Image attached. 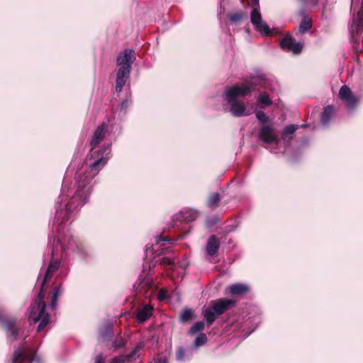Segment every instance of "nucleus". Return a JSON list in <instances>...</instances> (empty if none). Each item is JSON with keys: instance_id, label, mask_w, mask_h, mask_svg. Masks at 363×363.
Listing matches in <instances>:
<instances>
[{"instance_id": "obj_26", "label": "nucleus", "mask_w": 363, "mask_h": 363, "mask_svg": "<svg viewBox=\"0 0 363 363\" xmlns=\"http://www.w3.org/2000/svg\"><path fill=\"white\" fill-rule=\"evenodd\" d=\"M192 311L189 308L184 309L180 313V320L182 322H188L192 317Z\"/></svg>"}, {"instance_id": "obj_13", "label": "nucleus", "mask_w": 363, "mask_h": 363, "mask_svg": "<svg viewBox=\"0 0 363 363\" xmlns=\"http://www.w3.org/2000/svg\"><path fill=\"white\" fill-rule=\"evenodd\" d=\"M350 31L352 38L354 34H359L363 31V0L360 10L352 17Z\"/></svg>"}, {"instance_id": "obj_39", "label": "nucleus", "mask_w": 363, "mask_h": 363, "mask_svg": "<svg viewBox=\"0 0 363 363\" xmlns=\"http://www.w3.org/2000/svg\"><path fill=\"white\" fill-rule=\"evenodd\" d=\"M95 363H105L104 359L102 355H99L96 357Z\"/></svg>"}, {"instance_id": "obj_41", "label": "nucleus", "mask_w": 363, "mask_h": 363, "mask_svg": "<svg viewBox=\"0 0 363 363\" xmlns=\"http://www.w3.org/2000/svg\"><path fill=\"white\" fill-rule=\"evenodd\" d=\"M157 363H167L165 359H159Z\"/></svg>"}, {"instance_id": "obj_33", "label": "nucleus", "mask_w": 363, "mask_h": 363, "mask_svg": "<svg viewBox=\"0 0 363 363\" xmlns=\"http://www.w3.org/2000/svg\"><path fill=\"white\" fill-rule=\"evenodd\" d=\"M184 357H185V350L182 347H180L177 350V352L176 354V359L177 361L181 362L184 359Z\"/></svg>"}, {"instance_id": "obj_24", "label": "nucleus", "mask_w": 363, "mask_h": 363, "mask_svg": "<svg viewBox=\"0 0 363 363\" xmlns=\"http://www.w3.org/2000/svg\"><path fill=\"white\" fill-rule=\"evenodd\" d=\"M245 13L243 12L232 13L229 15V20L234 23H238L240 22L245 17Z\"/></svg>"}, {"instance_id": "obj_19", "label": "nucleus", "mask_w": 363, "mask_h": 363, "mask_svg": "<svg viewBox=\"0 0 363 363\" xmlns=\"http://www.w3.org/2000/svg\"><path fill=\"white\" fill-rule=\"evenodd\" d=\"M143 345L141 343L138 344L133 350V352L128 355H121L118 357H116L111 359V363H120L123 362L125 360H129L135 358L136 356H139L138 353L143 348Z\"/></svg>"}, {"instance_id": "obj_20", "label": "nucleus", "mask_w": 363, "mask_h": 363, "mask_svg": "<svg viewBox=\"0 0 363 363\" xmlns=\"http://www.w3.org/2000/svg\"><path fill=\"white\" fill-rule=\"evenodd\" d=\"M228 291L232 295H242L249 291L248 286L243 284H235L228 286Z\"/></svg>"}, {"instance_id": "obj_22", "label": "nucleus", "mask_w": 363, "mask_h": 363, "mask_svg": "<svg viewBox=\"0 0 363 363\" xmlns=\"http://www.w3.org/2000/svg\"><path fill=\"white\" fill-rule=\"evenodd\" d=\"M333 108L332 106H326L322 114H321V118H320V123L323 125L325 126L327 125L332 116H333Z\"/></svg>"}, {"instance_id": "obj_8", "label": "nucleus", "mask_w": 363, "mask_h": 363, "mask_svg": "<svg viewBox=\"0 0 363 363\" xmlns=\"http://www.w3.org/2000/svg\"><path fill=\"white\" fill-rule=\"evenodd\" d=\"M338 96L349 110H354L358 106L359 99L348 86L340 87Z\"/></svg>"}, {"instance_id": "obj_40", "label": "nucleus", "mask_w": 363, "mask_h": 363, "mask_svg": "<svg viewBox=\"0 0 363 363\" xmlns=\"http://www.w3.org/2000/svg\"><path fill=\"white\" fill-rule=\"evenodd\" d=\"M57 298L52 297V300H51V303H50L51 308H55L57 306Z\"/></svg>"}, {"instance_id": "obj_5", "label": "nucleus", "mask_w": 363, "mask_h": 363, "mask_svg": "<svg viewBox=\"0 0 363 363\" xmlns=\"http://www.w3.org/2000/svg\"><path fill=\"white\" fill-rule=\"evenodd\" d=\"M233 303L230 299L220 298L212 302L211 308L204 306L202 309V314L210 325L216 320V315H219L223 314Z\"/></svg>"}, {"instance_id": "obj_15", "label": "nucleus", "mask_w": 363, "mask_h": 363, "mask_svg": "<svg viewBox=\"0 0 363 363\" xmlns=\"http://www.w3.org/2000/svg\"><path fill=\"white\" fill-rule=\"evenodd\" d=\"M106 133V125L105 124L100 125L95 130L93 138L90 142L91 146V150H96L95 147L101 142L104 139Z\"/></svg>"}, {"instance_id": "obj_38", "label": "nucleus", "mask_w": 363, "mask_h": 363, "mask_svg": "<svg viewBox=\"0 0 363 363\" xmlns=\"http://www.w3.org/2000/svg\"><path fill=\"white\" fill-rule=\"evenodd\" d=\"M130 105V101L127 99L123 100L121 104V109L126 110Z\"/></svg>"}, {"instance_id": "obj_3", "label": "nucleus", "mask_w": 363, "mask_h": 363, "mask_svg": "<svg viewBox=\"0 0 363 363\" xmlns=\"http://www.w3.org/2000/svg\"><path fill=\"white\" fill-rule=\"evenodd\" d=\"M61 252L65 257L69 256H84L86 250L83 243L77 238L72 235L62 236L58 233L52 240V249L51 255L54 256Z\"/></svg>"}, {"instance_id": "obj_25", "label": "nucleus", "mask_w": 363, "mask_h": 363, "mask_svg": "<svg viewBox=\"0 0 363 363\" xmlns=\"http://www.w3.org/2000/svg\"><path fill=\"white\" fill-rule=\"evenodd\" d=\"M220 196L218 193L212 194L208 199V206L211 208H214L216 204L220 201Z\"/></svg>"}, {"instance_id": "obj_11", "label": "nucleus", "mask_w": 363, "mask_h": 363, "mask_svg": "<svg viewBox=\"0 0 363 363\" xmlns=\"http://www.w3.org/2000/svg\"><path fill=\"white\" fill-rule=\"evenodd\" d=\"M259 139L269 145L279 144V140L275 133L274 129L267 124H263L258 132Z\"/></svg>"}, {"instance_id": "obj_32", "label": "nucleus", "mask_w": 363, "mask_h": 363, "mask_svg": "<svg viewBox=\"0 0 363 363\" xmlns=\"http://www.w3.org/2000/svg\"><path fill=\"white\" fill-rule=\"evenodd\" d=\"M160 264L163 267H169V268H172L174 266V262L171 258L165 257L161 259Z\"/></svg>"}, {"instance_id": "obj_16", "label": "nucleus", "mask_w": 363, "mask_h": 363, "mask_svg": "<svg viewBox=\"0 0 363 363\" xmlns=\"http://www.w3.org/2000/svg\"><path fill=\"white\" fill-rule=\"evenodd\" d=\"M220 247V241L215 236L211 235L208 241L206 246V252L208 256H213L216 254L218 249Z\"/></svg>"}, {"instance_id": "obj_18", "label": "nucleus", "mask_w": 363, "mask_h": 363, "mask_svg": "<svg viewBox=\"0 0 363 363\" xmlns=\"http://www.w3.org/2000/svg\"><path fill=\"white\" fill-rule=\"evenodd\" d=\"M152 309L153 307L150 304L145 305L143 307L138 309L136 313L137 321L143 323L147 320L151 316Z\"/></svg>"}, {"instance_id": "obj_31", "label": "nucleus", "mask_w": 363, "mask_h": 363, "mask_svg": "<svg viewBox=\"0 0 363 363\" xmlns=\"http://www.w3.org/2000/svg\"><path fill=\"white\" fill-rule=\"evenodd\" d=\"M255 115L257 120L262 123L265 124L269 121V118L262 111H257Z\"/></svg>"}, {"instance_id": "obj_27", "label": "nucleus", "mask_w": 363, "mask_h": 363, "mask_svg": "<svg viewBox=\"0 0 363 363\" xmlns=\"http://www.w3.org/2000/svg\"><path fill=\"white\" fill-rule=\"evenodd\" d=\"M207 342V337L206 335L201 333L199 334L198 337L195 339L194 341V346L196 347H200L203 345Z\"/></svg>"}, {"instance_id": "obj_35", "label": "nucleus", "mask_w": 363, "mask_h": 363, "mask_svg": "<svg viewBox=\"0 0 363 363\" xmlns=\"http://www.w3.org/2000/svg\"><path fill=\"white\" fill-rule=\"evenodd\" d=\"M65 188V184L64 183L63 187H62V194L60 196L59 201H58V203H60V207L62 206V203H65L67 200V195H65L64 194Z\"/></svg>"}, {"instance_id": "obj_29", "label": "nucleus", "mask_w": 363, "mask_h": 363, "mask_svg": "<svg viewBox=\"0 0 363 363\" xmlns=\"http://www.w3.org/2000/svg\"><path fill=\"white\" fill-rule=\"evenodd\" d=\"M311 28V21L303 19L299 26V30L301 33H305V32L308 31Z\"/></svg>"}, {"instance_id": "obj_7", "label": "nucleus", "mask_w": 363, "mask_h": 363, "mask_svg": "<svg viewBox=\"0 0 363 363\" xmlns=\"http://www.w3.org/2000/svg\"><path fill=\"white\" fill-rule=\"evenodd\" d=\"M32 362L40 363V358L33 349L23 345L15 349L11 363H31Z\"/></svg>"}, {"instance_id": "obj_1", "label": "nucleus", "mask_w": 363, "mask_h": 363, "mask_svg": "<svg viewBox=\"0 0 363 363\" xmlns=\"http://www.w3.org/2000/svg\"><path fill=\"white\" fill-rule=\"evenodd\" d=\"M111 153L109 145L103 146L97 150H91L87 158L89 169L85 172L82 170L76 174L77 190L74 196L68 202L65 203V209L57 211L55 223L60 225L61 223L69 220V214L71 211L86 202L92 189V179L95 177L99 171L106 165Z\"/></svg>"}, {"instance_id": "obj_4", "label": "nucleus", "mask_w": 363, "mask_h": 363, "mask_svg": "<svg viewBox=\"0 0 363 363\" xmlns=\"http://www.w3.org/2000/svg\"><path fill=\"white\" fill-rule=\"evenodd\" d=\"M46 304L41 297V293L35 303L30 306L28 318L30 323H35L40 322L38 325V331L43 330L50 321V315L45 311Z\"/></svg>"}, {"instance_id": "obj_12", "label": "nucleus", "mask_w": 363, "mask_h": 363, "mask_svg": "<svg viewBox=\"0 0 363 363\" xmlns=\"http://www.w3.org/2000/svg\"><path fill=\"white\" fill-rule=\"evenodd\" d=\"M280 46L282 49L296 55L299 54L303 48V45L296 42L290 35H286L281 40Z\"/></svg>"}, {"instance_id": "obj_36", "label": "nucleus", "mask_w": 363, "mask_h": 363, "mask_svg": "<svg viewBox=\"0 0 363 363\" xmlns=\"http://www.w3.org/2000/svg\"><path fill=\"white\" fill-rule=\"evenodd\" d=\"M167 297V292L165 290L161 289L157 295L159 301H163Z\"/></svg>"}, {"instance_id": "obj_17", "label": "nucleus", "mask_w": 363, "mask_h": 363, "mask_svg": "<svg viewBox=\"0 0 363 363\" xmlns=\"http://www.w3.org/2000/svg\"><path fill=\"white\" fill-rule=\"evenodd\" d=\"M55 255H55L54 256L52 255V259L50 260L48 268L46 271L45 278L42 283V286H43L45 284V282L51 278L53 273L56 270H57L60 266V261L57 258H55Z\"/></svg>"}, {"instance_id": "obj_28", "label": "nucleus", "mask_w": 363, "mask_h": 363, "mask_svg": "<svg viewBox=\"0 0 363 363\" xmlns=\"http://www.w3.org/2000/svg\"><path fill=\"white\" fill-rule=\"evenodd\" d=\"M258 102L262 106H269L272 104V101L269 99V96L266 94H262L259 96Z\"/></svg>"}, {"instance_id": "obj_42", "label": "nucleus", "mask_w": 363, "mask_h": 363, "mask_svg": "<svg viewBox=\"0 0 363 363\" xmlns=\"http://www.w3.org/2000/svg\"><path fill=\"white\" fill-rule=\"evenodd\" d=\"M160 240H163L161 237H157V238H156V242H157V243H159V242H160Z\"/></svg>"}, {"instance_id": "obj_30", "label": "nucleus", "mask_w": 363, "mask_h": 363, "mask_svg": "<svg viewBox=\"0 0 363 363\" xmlns=\"http://www.w3.org/2000/svg\"><path fill=\"white\" fill-rule=\"evenodd\" d=\"M197 217V212L195 210H189L184 212V218L188 221H191Z\"/></svg>"}, {"instance_id": "obj_14", "label": "nucleus", "mask_w": 363, "mask_h": 363, "mask_svg": "<svg viewBox=\"0 0 363 363\" xmlns=\"http://www.w3.org/2000/svg\"><path fill=\"white\" fill-rule=\"evenodd\" d=\"M130 71L131 70H128L124 68H118L116 69V91L117 92H121L122 91V89L125 84L126 81L130 77Z\"/></svg>"}, {"instance_id": "obj_37", "label": "nucleus", "mask_w": 363, "mask_h": 363, "mask_svg": "<svg viewBox=\"0 0 363 363\" xmlns=\"http://www.w3.org/2000/svg\"><path fill=\"white\" fill-rule=\"evenodd\" d=\"M61 289L60 287H55L54 289H53V292H52V296L53 298H56L58 299V297L61 294Z\"/></svg>"}, {"instance_id": "obj_21", "label": "nucleus", "mask_w": 363, "mask_h": 363, "mask_svg": "<svg viewBox=\"0 0 363 363\" xmlns=\"http://www.w3.org/2000/svg\"><path fill=\"white\" fill-rule=\"evenodd\" d=\"M298 128V125H289L284 128L282 131V140L286 143H289V140L292 138V135L294 132Z\"/></svg>"}, {"instance_id": "obj_10", "label": "nucleus", "mask_w": 363, "mask_h": 363, "mask_svg": "<svg viewBox=\"0 0 363 363\" xmlns=\"http://www.w3.org/2000/svg\"><path fill=\"white\" fill-rule=\"evenodd\" d=\"M136 57L135 52L132 49H125L120 52L116 59V65L119 69H126L131 70L132 65L135 62Z\"/></svg>"}, {"instance_id": "obj_6", "label": "nucleus", "mask_w": 363, "mask_h": 363, "mask_svg": "<svg viewBox=\"0 0 363 363\" xmlns=\"http://www.w3.org/2000/svg\"><path fill=\"white\" fill-rule=\"evenodd\" d=\"M250 21L255 29L262 35L267 36L270 33L268 24L262 19L260 11L259 0H251Z\"/></svg>"}, {"instance_id": "obj_34", "label": "nucleus", "mask_w": 363, "mask_h": 363, "mask_svg": "<svg viewBox=\"0 0 363 363\" xmlns=\"http://www.w3.org/2000/svg\"><path fill=\"white\" fill-rule=\"evenodd\" d=\"M125 345V341L123 338L116 339L113 344V346L115 349H118L122 347Z\"/></svg>"}, {"instance_id": "obj_9", "label": "nucleus", "mask_w": 363, "mask_h": 363, "mask_svg": "<svg viewBox=\"0 0 363 363\" xmlns=\"http://www.w3.org/2000/svg\"><path fill=\"white\" fill-rule=\"evenodd\" d=\"M4 310L0 308V324H3L6 329V336L9 341H14L19 338L21 329L16 325V322L11 320H4Z\"/></svg>"}, {"instance_id": "obj_2", "label": "nucleus", "mask_w": 363, "mask_h": 363, "mask_svg": "<svg viewBox=\"0 0 363 363\" xmlns=\"http://www.w3.org/2000/svg\"><path fill=\"white\" fill-rule=\"evenodd\" d=\"M255 89L252 82H246L240 85H234L225 89L224 99L230 107L229 111L236 117L249 116L250 110L247 109L240 97H244Z\"/></svg>"}, {"instance_id": "obj_23", "label": "nucleus", "mask_w": 363, "mask_h": 363, "mask_svg": "<svg viewBox=\"0 0 363 363\" xmlns=\"http://www.w3.org/2000/svg\"><path fill=\"white\" fill-rule=\"evenodd\" d=\"M204 326L205 325L203 321H198L191 326L189 333L191 335H195L198 332L202 331L204 329Z\"/></svg>"}]
</instances>
